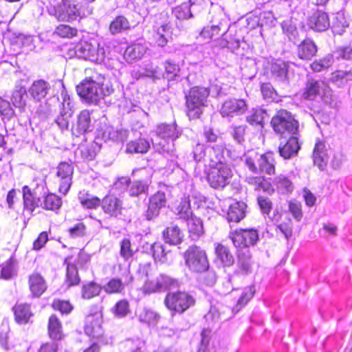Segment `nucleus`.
<instances>
[{
	"instance_id": "nucleus-1",
	"label": "nucleus",
	"mask_w": 352,
	"mask_h": 352,
	"mask_svg": "<svg viewBox=\"0 0 352 352\" xmlns=\"http://www.w3.org/2000/svg\"><path fill=\"white\" fill-rule=\"evenodd\" d=\"M113 91L110 80L101 69L96 67L85 68V78L76 86L78 95L88 102L94 104L111 95Z\"/></svg>"
},
{
	"instance_id": "nucleus-2",
	"label": "nucleus",
	"mask_w": 352,
	"mask_h": 352,
	"mask_svg": "<svg viewBox=\"0 0 352 352\" xmlns=\"http://www.w3.org/2000/svg\"><path fill=\"white\" fill-rule=\"evenodd\" d=\"M219 147L218 151L212 148L209 153V162L204 170L209 186L215 190L222 189L228 185L233 177L232 169L223 161L225 144L220 142Z\"/></svg>"
},
{
	"instance_id": "nucleus-3",
	"label": "nucleus",
	"mask_w": 352,
	"mask_h": 352,
	"mask_svg": "<svg viewBox=\"0 0 352 352\" xmlns=\"http://www.w3.org/2000/svg\"><path fill=\"white\" fill-rule=\"evenodd\" d=\"M210 89L203 86L190 87L184 94L186 114L190 120L199 119L207 107Z\"/></svg>"
},
{
	"instance_id": "nucleus-4",
	"label": "nucleus",
	"mask_w": 352,
	"mask_h": 352,
	"mask_svg": "<svg viewBox=\"0 0 352 352\" xmlns=\"http://www.w3.org/2000/svg\"><path fill=\"white\" fill-rule=\"evenodd\" d=\"M48 12L58 22L72 23L82 19V12L78 4L71 0H54Z\"/></svg>"
},
{
	"instance_id": "nucleus-5",
	"label": "nucleus",
	"mask_w": 352,
	"mask_h": 352,
	"mask_svg": "<svg viewBox=\"0 0 352 352\" xmlns=\"http://www.w3.org/2000/svg\"><path fill=\"white\" fill-rule=\"evenodd\" d=\"M276 158L274 152L267 151L262 154L256 153L253 155L246 156L245 164L249 170L254 173H261L267 175H274Z\"/></svg>"
},
{
	"instance_id": "nucleus-6",
	"label": "nucleus",
	"mask_w": 352,
	"mask_h": 352,
	"mask_svg": "<svg viewBox=\"0 0 352 352\" xmlns=\"http://www.w3.org/2000/svg\"><path fill=\"white\" fill-rule=\"evenodd\" d=\"M164 304L173 316L180 315L195 306L196 299L188 292L177 290L167 293Z\"/></svg>"
},
{
	"instance_id": "nucleus-7",
	"label": "nucleus",
	"mask_w": 352,
	"mask_h": 352,
	"mask_svg": "<svg viewBox=\"0 0 352 352\" xmlns=\"http://www.w3.org/2000/svg\"><path fill=\"white\" fill-rule=\"evenodd\" d=\"M184 264L193 273H204L208 270L210 262L207 253L200 246L193 244L187 248L183 253Z\"/></svg>"
},
{
	"instance_id": "nucleus-8",
	"label": "nucleus",
	"mask_w": 352,
	"mask_h": 352,
	"mask_svg": "<svg viewBox=\"0 0 352 352\" xmlns=\"http://www.w3.org/2000/svg\"><path fill=\"white\" fill-rule=\"evenodd\" d=\"M85 333L89 338L107 344L102 311L98 307L91 309L84 322Z\"/></svg>"
},
{
	"instance_id": "nucleus-9",
	"label": "nucleus",
	"mask_w": 352,
	"mask_h": 352,
	"mask_svg": "<svg viewBox=\"0 0 352 352\" xmlns=\"http://www.w3.org/2000/svg\"><path fill=\"white\" fill-rule=\"evenodd\" d=\"M270 124L274 131L281 137L294 135L298 129V122L291 112L285 109L276 111L272 116Z\"/></svg>"
},
{
	"instance_id": "nucleus-10",
	"label": "nucleus",
	"mask_w": 352,
	"mask_h": 352,
	"mask_svg": "<svg viewBox=\"0 0 352 352\" xmlns=\"http://www.w3.org/2000/svg\"><path fill=\"white\" fill-rule=\"evenodd\" d=\"M229 239L236 248V251L245 252L253 246L259 239L258 231L255 228H237L229 233Z\"/></svg>"
},
{
	"instance_id": "nucleus-11",
	"label": "nucleus",
	"mask_w": 352,
	"mask_h": 352,
	"mask_svg": "<svg viewBox=\"0 0 352 352\" xmlns=\"http://www.w3.org/2000/svg\"><path fill=\"white\" fill-rule=\"evenodd\" d=\"M74 170L72 162H61L56 166L54 183L60 194L66 195L69 192L72 184Z\"/></svg>"
},
{
	"instance_id": "nucleus-12",
	"label": "nucleus",
	"mask_w": 352,
	"mask_h": 352,
	"mask_svg": "<svg viewBox=\"0 0 352 352\" xmlns=\"http://www.w3.org/2000/svg\"><path fill=\"white\" fill-rule=\"evenodd\" d=\"M138 274L143 283V290L145 293H155L164 287V285L155 276L151 263L140 264Z\"/></svg>"
},
{
	"instance_id": "nucleus-13",
	"label": "nucleus",
	"mask_w": 352,
	"mask_h": 352,
	"mask_svg": "<svg viewBox=\"0 0 352 352\" xmlns=\"http://www.w3.org/2000/svg\"><path fill=\"white\" fill-rule=\"evenodd\" d=\"M329 90V85L326 81L309 79L302 89L301 98L310 101L316 100L318 98H323Z\"/></svg>"
},
{
	"instance_id": "nucleus-14",
	"label": "nucleus",
	"mask_w": 352,
	"mask_h": 352,
	"mask_svg": "<svg viewBox=\"0 0 352 352\" xmlns=\"http://www.w3.org/2000/svg\"><path fill=\"white\" fill-rule=\"evenodd\" d=\"M101 209L108 218L118 219L122 215L124 204L116 195L109 192L102 199Z\"/></svg>"
},
{
	"instance_id": "nucleus-15",
	"label": "nucleus",
	"mask_w": 352,
	"mask_h": 352,
	"mask_svg": "<svg viewBox=\"0 0 352 352\" xmlns=\"http://www.w3.org/2000/svg\"><path fill=\"white\" fill-rule=\"evenodd\" d=\"M27 284L32 298H40L48 288L46 279L38 271H34L28 276Z\"/></svg>"
},
{
	"instance_id": "nucleus-16",
	"label": "nucleus",
	"mask_w": 352,
	"mask_h": 352,
	"mask_svg": "<svg viewBox=\"0 0 352 352\" xmlns=\"http://www.w3.org/2000/svg\"><path fill=\"white\" fill-rule=\"evenodd\" d=\"M332 154L333 151L329 145L322 140H317L313 151L314 164L320 170H324Z\"/></svg>"
},
{
	"instance_id": "nucleus-17",
	"label": "nucleus",
	"mask_w": 352,
	"mask_h": 352,
	"mask_svg": "<svg viewBox=\"0 0 352 352\" xmlns=\"http://www.w3.org/2000/svg\"><path fill=\"white\" fill-rule=\"evenodd\" d=\"M166 204V197L164 192L157 191L153 195L148 201V208L145 212L146 219L148 221L156 218L160 213V210Z\"/></svg>"
},
{
	"instance_id": "nucleus-18",
	"label": "nucleus",
	"mask_w": 352,
	"mask_h": 352,
	"mask_svg": "<svg viewBox=\"0 0 352 352\" xmlns=\"http://www.w3.org/2000/svg\"><path fill=\"white\" fill-rule=\"evenodd\" d=\"M247 104L244 100L229 98L222 104L220 112L222 116H232L241 115L245 112Z\"/></svg>"
},
{
	"instance_id": "nucleus-19",
	"label": "nucleus",
	"mask_w": 352,
	"mask_h": 352,
	"mask_svg": "<svg viewBox=\"0 0 352 352\" xmlns=\"http://www.w3.org/2000/svg\"><path fill=\"white\" fill-rule=\"evenodd\" d=\"M215 259L223 267H230L234 263V257L230 245L223 242L214 243Z\"/></svg>"
},
{
	"instance_id": "nucleus-20",
	"label": "nucleus",
	"mask_w": 352,
	"mask_h": 352,
	"mask_svg": "<svg viewBox=\"0 0 352 352\" xmlns=\"http://www.w3.org/2000/svg\"><path fill=\"white\" fill-rule=\"evenodd\" d=\"M23 210L32 214L38 208L41 198L34 189L28 185L22 187Z\"/></svg>"
},
{
	"instance_id": "nucleus-21",
	"label": "nucleus",
	"mask_w": 352,
	"mask_h": 352,
	"mask_svg": "<svg viewBox=\"0 0 352 352\" xmlns=\"http://www.w3.org/2000/svg\"><path fill=\"white\" fill-rule=\"evenodd\" d=\"M91 111L84 109L78 116L76 122L72 127V135L80 137L90 131L91 127Z\"/></svg>"
},
{
	"instance_id": "nucleus-22",
	"label": "nucleus",
	"mask_w": 352,
	"mask_h": 352,
	"mask_svg": "<svg viewBox=\"0 0 352 352\" xmlns=\"http://www.w3.org/2000/svg\"><path fill=\"white\" fill-rule=\"evenodd\" d=\"M123 276L125 277V281H122L119 278H111L104 285L103 289L107 294H122L125 288L126 283H131L133 280V277L130 273V270H126L123 274Z\"/></svg>"
},
{
	"instance_id": "nucleus-23",
	"label": "nucleus",
	"mask_w": 352,
	"mask_h": 352,
	"mask_svg": "<svg viewBox=\"0 0 352 352\" xmlns=\"http://www.w3.org/2000/svg\"><path fill=\"white\" fill-rule=\"evenodd\" d=\"M318 46L310 38H304L296 47V54L302 60H310L316 56Z\"/></svg>"
},
{
	"instance_id": "nucleus-24",
	"label": "nucleus",
	"mask_w": 352,
	"mask_h": 352,
	"mask_svg": "<svg viewBox=\"0 0 352 352\" xmlns=\"http://www.w3.org/2000/svg\"><path fill=\"white\" fill-rule=\"evenodd\" d=\"M14 320L18 324H26L34 316L30 304L17 302L12 307Z\"/></svg>"
},
{
	"instance_id": "nucleus-25",
	"label": "nucleus",
	"mask_w": 352,
	"mask_h": 352,
	"mask_svg": "<svg viewBox=\"0 0 352 352\" xmlns=\"http://www.w3.org/2000/svg\"><path fill=\"white\" fill-rule=\"evenodd\" d=\"M47 331L49 338L53 340H61L64 338L63 324L56 314H51L47 320Z\"/></svg>"
},
{
	"instance_id": "nucleus-26",
	"label": "nucleus",
	"mask_w": 352,
	"mask_h": 352,
	"mask_svg": "<svg viewBox=\"0 0 352 352\" xmlns=\"http://www.w3.org/2000/svg\"><path fill=\"white\" fill-rule=\"evenodd\" d=\"M308 25L314 31H325L330 25L329 16L324 12L317 10L309 18Z\"/></svg>"
},
{
	"instance_id": "nucleus-27",
	"label": "nucleus",
	"mask_w": 352,
	"mask_h": 352,
	"mask_svg": "<svg viewBox=\"0 0 352 352\" xmlns=\"http://www.w3.org/2000/svg\"><path fill=\"white\" fill-rule=\"evenodd\" d=\"M236 292L238 293L239 298L236 305L232 307V314L230 317H232L248 303L255 294V289L254 286H248L236 289Z\"/></svg>"
},
{
	"instance_id": "nucleus-28",
	"label": "nucleus",
	"mask_w": 352,
	"mask_h": 352,
	"mask_svg": "<svg viewBox=\"0 0 352 352\" xmlns=\"http://www.w3.org/2000/svg\"><path fill=\"white\" fill-rule=\"evenodd\" d=\"M41 207L46 211L57 213L63 206V199L55 192H47L41 197Z\"/></svg>"
},
{
	"instance_id": "nucleus-29",
	"label": "nucleus",
	"mask_w": 352,
	"mask_h": 352,
	"mask_svg": "<svg viewBox=\"0 0 352 352\" xmlns=\"http://www.w3.org/2000/svg\"><path fill=\"white\" fill-rule=\"evenodd\" d=\"M227 29L223 27L221 22L217 25H206L200 32V36L206 42L216 41L226 34Z\"/></svg>"
},
{
	"instance_id": "nucleus-30",
	"label": "nucleus",
	"mask_w": 352,
	"mask_h": 352,
	"mask_svg": "<svg viewBox=\"0 0 352 352\" xmlns=\"http://www.w3.org/2000/svg\"><path fill=\"white\" fill-rule=\"evenodd\" d=\"M72 258H74V254L68 255L64 259V264L66 265L65 281L69 287L77 286L80 283L78 270L77 267H76V265L72 262Z\"/></svg>"
},
{
	"instance_id": "nucleus-31",
	"label": "nucleus",
	"mask_w": 352,
	"mask_h": 352,
	"mask_svg": "<svg viewBox=\"0 0 352 352\" xmlns=\"http://www.w3.org/2000/svg\"><path fill=\"white\" fill-rule=\"evenodd\" d=\"M236 252L237 264L234 273L238 275H247L252 270L251 254L248 249L245 252Z\"/></svg>"
},
{
	"instance_id": "nucleus-32",
	"label": "nucleus",
	"mask_w": 352,
	"mask_h": 352,
	"mask_svg": "<svg viewBox=\"0 0 352 352\" xmlns=\"http://www.w3.org/2000/svg\"><path fill=\"white\" fill-rule=\"evenodd\" d=\"M247 205L243 201L232 203L227 212V219L229 222L239 223L243 219L246 214Z\"/></svg>"
},
{
	"instance_id": "nucleus-33",
	"label": "nucleus",
	"mask_w": 352,
	"mask_h": 352,
	"mask_svg": "<svg viewBox=\"0 0 352 352\" xmlns=\"http://www.w3.org/2000/svg\"><path fill=\"white\" fill-rule=\"evenodd\" d=\"M246 182L255 190L272 193L274 191L272 184L263 175H254L247 177Z\"/></svg>"
},
{
	"instance_id": "nucleus-34",
	"label": "nucleus",
	"mask_w": 352,
	"mask_h": 352,
	"mask_svg": "<svg viewBox=\"0 0 352 352\" xmlns=\"http://www.w3.org/2000/svg\"><path fill=\"white\" fill-rule=\"evenodd\" d=\"M162 236L166 243L170 245H178L183 242L184 234L177 226L166 228L162 232Z\"/></svg>"
},
{
	"instance_id": "nucleus-35",
	"label": "nucleus",
	"mask_w": 352,
	"mask_h": 352,
	"mask_svg": "<svg viewBox=\"0 0 352 352\" xmlns=\"http://www.w3.org/2000/svg\"><path fill=\"white\" fill-rule=\"evenodd\" d=\"M300 149V144L297 138L291 135L285 144L278 147L280 155L284 159H289L296 155Z\"/></svg>"
},
{
	"instance_id": "nucleus-36",
	"label": "nucleus",
	"mask_w": 352,
	"mask_h": 352,
	"mask_svg": "<svg viewBox=\"0 0 352 352\" xmlns=\"http://www.w3.org/2000/svg\"><path fill=\"white\" fill-rule=\"evenodd\" d=\"M50 84L44 80H34L29 89L30 96L36 100L40 101L48 94Z\"/></svg>"
},
{
	"instance_id": "nucleus-37",
	"label": "nucleus",
	"mask_w": 352,
	"mask_h": 352,
	"mask_svg": "<svg viewBox=\"0 0 352 352\" xmlns=\"http://www.w3.org/2000/svg\"><path fill=\"white\" fill-rule=\"evenodd\" d=\"M147 47L142 43H133L127 46L124 57L128 62H133L142 58L146 52Z\"/></svg>"
},
{
	"instance_id": "nucleus-38",
	"label": "nucleus",
	"mask_w": 352,
	"mask_h": 352,
	"mask_svg": "<svg viewBox=\"0 0 352 352\" xmlns=\"http://www.w3.org/2000/svg\"><path fill=\"white\" fill-rule=\"evenodd\" d=\"M186 221L189 237L191 239L196 241L204 234V224L199 217L193 215Z\"/></svg>"
},
{
	"instance_id": "nucleus-39",
	"label": "nucleus",
	"mask_w": 352,
	"mask_h": 352,
	"mask_svg": "<svg viewBox=\"0 0 352 352\" xmlns=\"http://www.w3.org/2000/svg\"><path fill=\"white\" fill-rule=\"evenodd\" d=\"M171 25L170 23L164 22L156 29L153 34L154 43L159 47H165L168 42L167 35L170 32Z\"/></svg>"
},
{
	"instance_id": "nucleus-40",
	"label": "nucleus",
	"mask_w": 352,
	"mask_h": 352,
	"mask_svg": "<svg viewBox=\"0 0 352 352\" xmlns=\"http://www.w3.org/2000/svg\"><path fill=\"white\" fill-rule=\"evenodd\" d=\"M272 184L278 192L283 194L291 193L294 188V184L289 177L283 174L275 176Z\"/></svg>"
},
{
	"instance_id": "nucleus-41",
	"label": "nucleus",
	"mask_w": 352,
	"mask_h": 352,
	"mask_svg": "<svg viewBox=\"0 0 352 352\" xmlns=\"http://www.w3.org/2000/svg\"><path fill=\"white\" fill-rule=\"evenodd\" d=\"M151 252L155 263L164 264L168 262V254L170 250H166L164 245L160 241H155L151 245Z\"/></svg>"
},
{
	"instance_id": "nucleus-42",
	"label": "nucleus",
	"mask_w": 352,
	"mask_h": 352,
	"mask_svg": "<svg viewBox=\"0 0 352 352\" xmlns=\"http://www.w3.org/2000/svg\"><path fill=\"white\" fill-rule=\"evenodd\" d=\"M131 27V23L126 17L123 15H118L111 21L109 31L114 35L129 30Z\"/></svg>"
},
{
	"instance_id": "nucleus-43",
	"label": "nucleus",
	"mask_w": 352,
	"mask_h": 352,
	"mask_svg": "<svg viewBox=\"0 0 352 352\" xmlns=\"http://www.w3.org/2000/svg\"><path fill=\"white\" fill-rule=\"evenodd\" d=\"M111 311L116 318L126 317L131 313L129 301L125 298L118 300L111 309Z\"/></svg>"
},
{
	"instance_id": "nucleus-44",
	"label": "nucleus",
	"mask_w": 352,
	"mask_h": 352,
	"mask_svg": "<svg viewBox=\"0 0 352 352\" xmlns=\"http://www.w3.org/2000/svg\"><path fill=\"white\" fill-rule=\"evenodd\" d=\"M54 34L61 38L71 39L78 36V30L69 24L60 23L55 28Z\"/></svg>"
},
{
	"instance_id": "nucleus-45",
	"label": "nucleus",
	"mask_w": 352,
	"mask_h": 352,
	"mask_svg": "<svg viewBox=\"0 0 352 352\" xmlns=\"http://www.w3.org/2000/svg\"><path fill=\"white\" fill-rule=\"evenodd\" d=\"M150 148L149 142L144 138L130 141L126 144V151L130 153H146Z\"/></svg>"
},
{
	"instance_id": "nucleus-46",
	"label": "nucleus",
	"mask_w": 352,
	"mask_h": 352,
	"mask_svg": "<svg viewBox=\"0 0 352 352\" xmlns=\"http://www.w3.org/2000/svg\"><path fill=\"white\" fill-rule=\"evenodd\" d=\"M51 307L55 311L60 312L61 315H69L74 310V305L69 300L54 298L51 304Z\"/></svg>"
},
{
	"instance_id": "nucleus-47",
	"label": "nucleus",
	"mask_w": 352,
	"mask_h": 352,
	"mask_svg": "<svg viewBox=\"0 0 352 352\" xmlns=\"http://www.w3.org/2000/svg\"><path fill=\"white\" fill-rule=\"evenodd\" d=\"M192 3L190 0H186L180 5H177L173 8V14L179 20H184L192 16L190 6Z\"/></svg>"
},
{
	"instance_id": "nucleus-48",
	"label": "nucleus",
	"mask_w": 352,
	"mask_h": 352,
	"mask_svg": "<svg viewBox=\"0 0 352 352\" xmlns=\"http://www.w3.org/2000/svg\"><path fill=\"white\" fill-rule=\"evenodd\" d=\"M101 291L100 285L94 281H90L82 285L81 296L83 299L90 300L98 296Z\"/></svg>"
},
{
	"instance_id": "nucleus-49",
	"label": "nucleus",
	"mask_w": 352,
	"mask_h": 352,
	"mask_svg": "<svg viewBox=\"0 0 352 352\" xmlns=\"http://www.w3.org/2000/svg\"><path fill=\"white\" fill-rule=\"evenodd\" d=\"M155 133L163 139H175L177 137L176 126L173 124H160L157 125Z\"/></svg>"
},
{
	"instance_id": "nucleus-50",
	"label": "nucleus",
	"mask_w": 352,
	"mask_h": 352,
	"mask_svg": "<svg viewBox=\"0 0 352 352\" xmlns=\"http://www.w3.org/2000/svg\"><path fill=\"white\" fill-rule=\"evenodd\" d=\"M333 64L332 56L328 55L314 60L310 65V69L314 73L325 71L330 68Z\"/></svg>"
},
{
	"instance_id": "nucleus-51",
	"label": "nucleus",
	"mask_w": 352,
	"mask_h": 352,
	"mask_svg": "<svg viewBox=\"0 0 352 352\" xmlns=\"http://www.w3.org/2000/svg\"><path fill=\"white\" fill-rule=\"evenodd\" d=\"M78 199L81 206L86 209L96 210L99 206L101 207L102 199L98 196L86 193L80 196Z\"/></svg>"
},
{
	"instance_id": "nucleus-52",
	"label": "nucleus",
	"mask_w": 352,
	"mask_h": 352,
	"mask_svg": "<svg viewBox=\"0 0 352 352\" xmlns=\"http://www.w3.org/2000/svg\"><path fill=\"white\" fill-rule=\"evenodd\" d=\"M136 250H134L132 242L129 238H123L120 241V255L126 261L131 259Z\"/></svg>"
},
{
	"instance_id": "nucleus-53",
	"label": "nucleus",
	"mask_w": 352,
	"mask_h": 352,
	"mask_svg": "<svg viewBox=\"0 0 352 352\" xmlns=\"http://www.w3.org/2000/svg\"><path fill=\"white\" fill-rule=\"evenodd\" d=\"M91 258L90 256L82 250H80L74 258H72V262L76 265L77 270L86 271L90 266Z\"/></svg>"
},
{
	"instance_id": "nucleus-54",
	"label": "nucleus",
	"mask_w": 352,
	"mask_h": 352,
	"mask_svg": "<svg viewBox=\"0 0 352 352\" xmlns=\"http://www.w3.org/2000/svg\"><path fill=\"white\" fill-rule=\"evenodd\" d=\"M74 50L76 56L79 58L87 59L91 55V44L87 41H80L76 43Z\"/></svg>"
},
{
	"instance_id": "nucleus-55",
	"label": "nucleus",
	"mask_w": 352,
	"mask_h": 352,
	"mask_svg": "<svg viewBox=\"0 0 352 352\" xmlns=\"http://www.w3.org/2000/svg\"><path fill=\"white\" fill-rule=\"evenodd\" d=\"M67 233L72 239L82 238L87 235V228L84 222L80 221L68 228Z\"/></svg>"
},
{
	"instance_id": "nucleus-56",
	"label": "nucleus",
	"mask_w": 352,
	"mask_h": 352,
	"mask_svg": "<svg viewBox=\"0 0 352 352\" xmlns=\"http://www.w3.org/2000/svg\"><path fill=\"white\" fill-rule=\"evenodd\" d=\"M177 214L180 218L186 221L193 216L188 199L184 198L181 200L177 207Z\"/></svg>"
},
{
	"instance_id": "nucleus-57",
	"label": "nucleus",
	"mask_w": 352,
	"mask_h": 352,
	"mask_svg": "<svg viewBox=\"0 0 352 352\" xmlns=\"http://www.w3.org/2000/svg\"><path fill=\"white\" fill-rule=\"evenodd\" d=\"M160 316L152 310H144L139 315V320L148 325H155L159 321Z\"/></svg>"
},
{
	"instance_id": "nucleus-58",
	"label": "nucleus",
	"mask_w": 352,
	"mask_h": 352,
	"mask_svg": "<svg viewBox=\"0 0 352 352\" xmlns=\"http://www.w3.org/2000/svg\"><path fill=\"white\" fill-rule=\"evenodd\" d=\"M352 80L351 70L337 69L331 73V80L333 82H345Z\"/></svg>"
},
{
	"instance_id": "nucleus-59",
	"label": "nucleus",
	"mask_w": 352,
	"mask_h": 352,
	"mask_svg": "<svg viewBox=\"0 0 352 352\" xmlns=\"http://www.w3.org/2000/svg\"><path fill=\"white\" fill-rule=\"evenodd\" d=\"M256 201L259 209L263 214H269L271 212L273 204L270 197L258 195L256 197Z\"/></svg>"
},
{
	"instance_id": "nucleus-60",
	"label": "nucleus",
	"mask_w": 352,
	"mask_h": 352,
	"mask_svg": "<svg viewBox=\"0 0 352 352\" xmlns=\"http://www.w3.org/2000/svg\"><path fill=\"white\" fill-rule=\"evenodd\" d=\"M164 76L168 80H173L177 77L180 72L179 65L173 61L167 60L164 63Z\"/></svg>"
},
{
	"instance_id": "nucleus-61",
	"label": "nucleus",
	"mask_w": 352,
	"mask_h": 352,
	"mask_svg": "<svg viewBox=\"0 0 352 352\" xmlns=\"http://www.w3.org/2000/svg\"><path fill=\"white\" fill-rule=\"evenodd\" d=\"M148 190V184L140 180L133 181L129 187L131 196H138Z\"/></svg>"
},
{
	"instance_id": "nucleus-62",
	"label": "nucleus",
	"mask_w": 352,
	"mask_h": 352,
	"mask_svg": "<svg viewBox=\"0 0 352 352\" xmlns=\"http://www.w3.org/2000/svg\"><path fill=\"white\" fill-rule=\"evenodd\" d=\"M14 263L10 261H8L6 263L3 264L1 266V270H0V278L8 280L13 278L14 276Z\"/></svg>"
},
{
	"instance_id": "nucleus-63",
	"label": "nucleus",
	"mask_w": 352,
	"mask_h": 352,
	"mask_svg": "<svg viewBox=\"0 0 352 352\" xmlns=\"http://www.w3.org/2000/svg\"><path fill=\"white\" fill-rule=\"evenodd\" d=\"M288 210L296 221H300L302 219L303 213L300 202L296 200L289 201Z\"/></svg>"
},
{
	"instance_id": "nucleus-64",
	"label": "nucleus",
	"mask_w": 352,
	"mask_h": 352,
	"mask_svg": "<svg viewBox=\"0 0 352 352\" xmlns=\"http://www.w3.org/2000/svg\"><path fill=\"white\" fill-rule=\"evenodd\" d=\"M49 241V233L47 231L41 232L32 243V249L39 251L45 246Z\"/></svg>"
}]
</instances>
